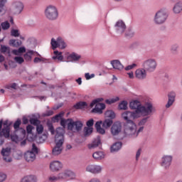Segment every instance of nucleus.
Returning a JSON list of instances; mask_svg holds the SVG:
<instances>
[{"label":"nucleus","mask_w":182,"mask_h":182,"mask_svg":"<svg viewBox=\"0 0 182 182\" xmlns=\"http://www.w3.org/2000/svg\"><path fill=\"white\" fill-rule=\"evenodd\" d=\"M92 157L95 160H102L105 157V154L102 151H96L92 154Z\"/></svg>","instance_id":"7c9ffc66"},{"label":"nucleus","mask_w":182,"mask_h":182,"mask_svg":"<svg viewBox=\"0 0 182 182\" xmlns=\"http://www.w3.org/2000/svg\"><path fill=\"white\" fill-rule=\"evenodd\" d=\"M129 108L132 110H139L138 114L141 116H150L153 113V104L146 102L144 105H141L139 100H134L129 103Z\"/></svg>","instance_id":"f257e3e1"},{"label":"nucleus","mask_w":182,"mask_h":182,"mask_svg":"<svg viewBox=\"0 0 182 182\" xmlns=\"http://www.w3.org/2000/svg\"><path fill=\"white\" fill-rule=\"evenodd\" d=\"M171 161H173V156L170 155L163 156L160 162L161 167H163L164 170H168L171 166Z\"/></svg>","instance_id":"9b49d317"},{"label":"nucleus","mask_w":182,"mask_h":182,"mask_svg":"<svg viewBox=\"0 0 182 182\" xmlns=\"http://www.w3.org/2000/svg\"><path fill=\"white\" fill-rule=\"evenodd\" d=\"M63 114H65V113L60 112L58 114L55 116V117H54L55 120H56V122H59V120H60V119H62V117H63Z\"/></svg>","instance_id":"5fc2aeb1"},{"label":"nucleus","mask_w":182,"mask_h":182,"mask_svg":"<svg viewBox=\"0 0 182 182\" xmlns=\"http://www.w3.org/2000/svg\"><path fill=\"white\" fill-rule=\"evenodd\" d=\"M140 154H141V149L139 148L136 154V160H139V158L140 157Z\"/></svg>","instance_id":"69168bd1"},{"label":"nucleus","mask_w":182,"mask_h":182,"mask_svg":"<svg viewBox=\"0 0 182 182\" xmlns=\"http://www.w3.org/2000/svg\"><path fill=\"white\" fill-rule=\"evenodd\" d=\"M106 119L113 120L116 117V114L112 110H107L105 113Z\"/></svg>","instance_id":"c756f323"},{"label":"nucleus","mask_w":182,"mask_h":182,"mask_svg":"<svg viewBox=\"0 0 182 182\" xmlns=\"http://www.w3.org/2000/svg\"><path fill=\"white\" fill-rule=\"evenodd\" d=\"M32 151V153H34L36 155L38 154V147L35 144H33L31 151Z\"/></svg>","instance_id":"4d7b16f0"},{"label":"nucleus","mask_w":182,"mask_h":182,"mask_svg":"<svg viewBox=\"0 0 182 182\" xmlns=\"http://www.w3.org/2000/svg\"><path fill=\"white\" fill-rule=\"evenodd\" d=\"M100 102H103V98H97L90 103V107H93L95 105V107L92 110V113H97L98 114L103 113V110L106 109V105L100 103Z\"/></svg>","instance_id":"6e6552de"},{"label":"nucleus","mask_w":182,"mask_h":182,"mask_svg":"<svg viewBox=\"0 0 182 182\" xmlns=\"http://www.w3.org/2000/svg\"><path fill=\"white\" fill-rule=\"evenodd\" d=\"M53 114V111L52 110H48V111H46L44 114H43V116L46 117H48L49 116H52Z\"/></svg>","instance_id":"052dcab7"},{"label":"nucleus","mask_w":182,"mask_h":182,"mask_svg":"<svg viewBox=\"0 0 182 182\" xmlns=\"http://www.w3.org/2000/svg\"><path fill=\"white\" fill-rule=\"evenodd\" d=\"M81 58H82V55L76 53H72L68 56V60H70L71 62H79Z\"/></svg>","instance_id":"393cba45"},{"label":"nucleus","mask_w":182,"mask_h":182,"mask_svg":"<svg viewBox=\"0 0 182 182\" xmlns=\"http://www.w3.org/2000/svg\"><path fill=\"white\" fill-rule=\"evenodd\" d=\"M112 124H113V119H109L106 118L104 122H97L95 123V128L97 133H100V134H105V133H106L105 129H109Z\"/></svg>","instance_id":"423d86ee"},{"label":"nucleus","mask_w":182,"mask_h":182,"mask_svg":"<svg viewBox=\"0 0 182 182\" xmlns=\"http://www.w3.org/2000/svg\"><path fill=\"white\" fill-rule=\"evenodd\" d=\"M1 26L4 31H6V30L9 29V28L11 27V24H9V22H8V21L1 23Z\"/></svg>","instance_id":"79ce46f5"},{"label":"nucleus","mask_w":182,"mask_h":182,"mask_svg":"<svg viewBox=\"0 0 182 182\" xmlns=\"http://www.w3.org/2000/svg\"><path fill=\"white\" fill-rule=\"evenodd\" d=\"M167 18H168L167 11L164 9H161L156 12L154 16V23H155V25H163V23H166Z\"/></svg>","instance_id":"39448f33"},{"label":"nucleus","mask_w":182,"mask_h":182,"mask_svg":"<svg viewBox=\"0 0 182 182\" xmlns=\"http://www.w3.org/2000/svg\"><path fill=\"white\" fill-rule=\"evenodd\" d=\"M30 123L31 124H33V126H38V124H40L41 121H39V119L36 118H31L30 119Z\"/></svg>","instance_id":"a18cd8bd"},{"label":"nucleus","mask_w":182,"mask_h":182,"mask_svg":"<svg viewBox=\"0 0 182 182\" xmlns=\"http://www.w3.org/2000/svg\"><path fill=\"white\" fill-rule=\"evenodd\" d=\"M102 144L100 137L97 136V139H94L93 141L91 144H88V149H96L99 147Z\"/></svg>","instance_id":"b1692460"},{"label":"nucleus","mask_w":182,"mask_h":182,"mask_svg":"<svg viewBox=\"0 0 182 182\" xmlns=\"http://www.w3.org/2000/svg\"><path fill=\"white\" fill-rule=\"evenodd\" d=\"M176 102V92L171 91L168 93V102L166 105V109H168L171 106H173V103Z\"/></svg>","instance_id":"aec40b11"},{"label":"nucleus","mask_w":182,"mask_h":182,"mask_svg":"<svg viewBox=\"0 0 182 182\" xmlns=\"http://www.w3.org/2000/svg\"><path fill=\"white\" fill-rule=\"evenodd\" d=\"M1 156L6 163H11L12 161V158H11V148H5L1 150Z\"/></svg>","instance_id":"a211bd4d"},{"label":"nucleus","mask_w":182,"mask_h":182,"mask_svg":"<svg viewBox=\"0 0 182 182\" xmlns=\"http://www.w3.org/2000/svg\"><path fill=\"white\" fill-rule=\"evenodd\" d=\"M4 134L1 132H0V146H2L4 144Z\"/></svg>","instance_id":"0e129e2a"},{"label":"nucleus","mask_w":182,"mask_h":182,"mask_svg":"<svg viewBox=\"0 0 182 182\" xmlns=\"http://www.w3.org/2000/svg\"><path fill=\"white\" fill-rule=\"evenodd\" d=\"M111 65H112L114 69H117V70H122L123 69V65L120 63L119 60H114L111 61Z\"/></svg>","instance_id":"bb28decb"},{"label":"nucleus","mask_w":182,"mask_h":182,"mask_svg":"<svg viewBox=\"0 0 182 182\" xmlns=\"http://www.w3.org/2000/svg\"><path fill=\"white\" fill-rule=\"evenodd\" d=\"M127 101L123 100L121 102H119L118 105V109L119 110H127L128 107H127Z\"/></svg>","instance_id":"f704fd0d"},{"label":"nucleus","mask_w":182,"mask_h":182,"mask_svg":"<svg viewBox=\"0 0 182 182\" xmlns=\"http://www.w3.org/2000/svg\"><path fill=\"white\" fill-rule=\"evenodd\" d=\"M149 117H145L142 119L139 122V126H144L146 123H147Z\"/></svg>","instance_id":"6e6d98bb"},{"label":"nucleus","mask_w":182,"mask_h":182,"mask_svg":"<svg viewBox=\"0 0 182 182\" xmlns=\"http://www.w3.org/2000/svg\"><path fill=\"white\" fill-rule=\"evenodd\" d=\"M5 88L8 89L9 90H11V89H13L14 90H16V89H18V84L16 82L8 84L5 86Z\"/></svg>","instance_id":"58836bf2"},{"label":"nucleus","mask_w":182,"mask_h":182,"mask_svg":"<svg viewBox=\"0 0 182 182\" xmlns=\"http://www.w3.org/2000/svg\"><path fill=\"white\" fill-rule=\"evenodd\" d=\"M35 53V51L30 50L27 51L26 54H24V59L26 62H31L32 60V55Z\"/></svg>","instance_id":"473e14b6"},{"label":"nucleus","mask_w":182,"mask_h":182,"mask_svg":"<svg viewBox=\"0 0 182 182\" xmlns=\"http://www.w3.org/2000/svg\"><path fill=\"white\" fill-rule=\"evenodd\" d=\"M58 48H60V49H65V48H66V43H65L63 39L60 37H58Z\"/></svg>","instance_id":"ea45409f"},{"label":"nucleus","mask_w":182,"mask_h":182,"mask_svg":"<svg viewBox=\"0 0 182 182\" xmlns=\"http://www.w3.org/2000/svg\"><path fill=\"white\" fill-rule=\"evenodd\" d=\"M142 68L145 69L148 73H153L157 69V60L154 58H149L144 61Z\"/></svg>","instance_id":"1a4fd4ad"},{"label":"nucleus","mask_w":182,"mask_h":182,"mask_svg":"<svg viewBox=\"0 0 182 182\" xmlns=\"http://www.w3.org/2000/svg\"><path fill=\"white\" fill-rule=\"evenodd\" d=\"M63 168V164L59 161H53L50 163V169L51 171H60Z\"/></svg>","instance_id":"f3484780"},{"label":"nucleus","mask_w":182,"mask_h":182,"mask_svg":"<svg viewBox=\"0 0 182 182\" xmlns=\"http://www.w3.org/2000/svg\"><path fill=\"white\" fill-rule=\"evenodd\" d=\"M19 53H25L26 52V48L25 47H20L18 48Z\"/></svg>","instance_id":"338daca9"},{"label":"nucleus","mask_w":182,"mask_h":182,"mask_svg":"<svg viewBox=\"0 0 182 182\" xmlns=\"http://www.w3.org/2000/svg\"><path fill=\"white\" fill-rule=\"evenodd\" d=\"M14 60H15V62H16L17 63H19V65L23 63V62H24L23 58H22V57H18V56H16V57L14 58Z\"/></svg>","instance_id":"8fccbe9b"},{"label":"nucleus","mask_w":182,"mask_h":182,"mask_svg":"<svg viewBox=\"0 0 182 182\" xmlns=\"http://www.w3.org/2000/svg\"><path fill=\"white\" fill-rule=\"evenodd\" d=\"M50 45L53 50H55L56 48H59V38H58L57 40H55V38H52Z\"/></svg>","instance_id":"c9c22d12"},{"label":"nucleus","mask_w":182,"mask_h":182,"mask_svg":"<svg viewBox=\"0 0 182 182\" xmlns=\"http://www.w3.org/2000/svg\"><path fill=\"white\" fill-rule=\"evenodd\" d=\"M102 170H103V168L100 165L91 164L86 167V171L92 174H100Z\"/></svg>","instance_id":"ddd939ff"},{"label":"nucleus","mask_w":182,"mask_h":182,"mask_svg":"<svg viewBox=\"0 0 182 182\" xmlns=\"http://www.w3.org/2000/svg\"><path fill=\"white\" fill-rule=\"evenodd\" d=\"M9 47H6V46H1V53H6V52H9Z\"/></svg>","instance_id":"603ef678"},{"label":"nucleus","mask_w":182,"mask_h":182,"mask_svg":"<svg viewBox=\"0 0 182 182\" xmlns=\"http://www.w3.org/2000/svg\"><path fill=\"white\" fill-rule=\"evenodd\" d=\"M89 182H100V179L97 178H93Z\"/></svg>","instance_id":"774afa93"},{"label":"nucleus","mask_w":182,"mask_h":182,"mask_svg":"<svg viewBox=\"0 0 182 182\" xmlns=\"http://www.w3.org/2000/svg\"><path fill=\"white\" fill-rule=\"evenodd\" d=\"M60 124L64 129L66 127L67 124L68 130H71V132H80L82 127H83L82 122H74L72 119H61Z\"/></svg>","instance_id":"7ed1b4c3"},{"label":"nucleus","mask_w":182,"mask_h":182,"mask_svg":"<svg viewBox=\"0 0 182 182\" xmlns=\"http://www.w3.org/2000/svg\"><path fill=\"white\" fill-rule=\"evenodd\" d=\"M135 77L138 80H144L147 77V71L145 68H139L135 71Z\"/></svg>","instance_id":"dca6fc26"},{"label":"nucleus","mask_w":182,"mask_h":182,"mask_svg":"<svg viewBox=\"0 0 182 182\" xmlns=\"http://www.w3.org/2000/svg\"><path fill=\"white\" fill-rule=\"evenodd\" d=\"M47 126L48 127L49 132H50L51 134H55V129L53 128V125L52 123H48Z\"/></svg>","instance_id":"09e8293b"},{"label":"nucleus","mask_w":182,"mask_h":182,"mask_svg":"<svg viewBox=\"0 0 182 182\" xmlns=\"http://www.w3.org/2000/svg\"><path fill=\"white\" fill-rule=\"evenodd\" d=\"M119 99L120 98H119V97H116L111 100H106L105 102L107 103V105H112V103H116V102H119Z\"/></svg>","instance_id":"37998d69"},{"label":"nucleus","mask_w":182,"mask_h":182,"mask_svg":"<svg viewBox=\"0 0 182 182\" xmlns=\"http://www.w3.org/2000/svg\"><path fill=\"white\" fill-rule=\"evenodd\" d=\"M126 36H129V38H133L134 36V31L132 29V28H128L125 33Z\"/></svg>","instance_id":"a19ab883"},{"label":"nucleus","mask_w":182,"mask_h":182,"mask_svg":"<svg viewBox=\"0 0 182 182\" xmlns=\"http://www.w3.org/2000/svg\"><path fill=\"white\" fill-rule=\"evenodd\" d=\"M182 11V1H178L176 4H175L173 11L174 14H180Z\"/></svg>","instance_id":"c85d7f7f"},{"label":"nucleus","mask_w":182,"mask_h":182,"mask_svg":"<svg viewBox=\"0 0 182 182\" xmlns=\"http://www.w3.org/2000/svg\"><path fill=\"white\" fill-rule=\"evenodd\" d=\"M86 124L87 127H92V126L95 124V120H93V119H90L87 122Z\"/></svg>","instance_id":"13d9d810"},{"label":"nucleus","mask_w":182,"mask_h":182,"mask_svg":"<svg viewBox=\"0 0 182 182\" xmlns=\"http://www.w3.org/2000/svg\"><path fill=\"white\" fill-rule=\"evenodd\" d=\"M116 31L118 33H124L126 31V24L122 20H119L114 26Z\"/></svg>","instance_id":"6ab92c4d"},{"label":"nucleus","mask_w":182,"mask_h":182,"mask_svg":"<svg viewBox=\"0 0 182 182\" xmlns=\"http://www.w3.org/2000/svg\"><path fill=\"white\" fill-rule=\"evenodd\" d=\"M87 106V103L86 102H79L75 105H74L75 109H85Z\"/></svg>","instance_id":"e433bc0d"},{"label":"nucleus","mask_w":182,"mask_h":182,"mask_svg":"<svg viewBox=\"0 0 182 182\" xmlns=\"http://www.w3.org/2000/svg\"><path fill=\"white\" fill-rule=\"evenodd\" d=\"M59 180H61L60 178H59V173L58 174L57 176H50L48 177V181L50 182H56Z\"/></svg>","instance_id":"c03bdc74"},{"label":"nucleus","mask_w":182,"mask_h":182,"mask_svg":"<svg viewBox=\"0 0 182 182\" xmlns=\"http://www.w3.org/2000/svg\"><path fill=\"white\" fill-rule=\"evenodd\" d=\"M76 175L70 170H65L61 173H59V178L60 180H74Z\"/></svg>","instance_id":"f8f14e48"},{"label":"nucleus","mask_w":182,"mask_h":182,"mask_svg":"<svg viewBox=\"0 0 182 182\" xmlns=\"http://www.w3.org/2000/svg\"><path fill=\"white\" fill-rule=\"evenodd\" d=\"M14 14L19 15L23 11V4L21 1H16L13 4Z\"/></svg>","instance_id":"412c9836"},{"label":"nucleus","mask_w":182,"mask_h":182,"mask_svg":"<svg viewBox=\"0 0 182 182\" xmlns=\"http://www.w3.org/2000/svg\"><path fill=\"white\" fill-rule=\"evenodd\" d=\"M54 55H55V56L52 57V59L53 60H56V59H58V60H60V61L63 60V55H62V52L55 50Z\"/></svg>","instance_id":"2f4dec72"},{"label":"nucleus","mask_w":182,"mask_h":182,"mask_svg":"<svg viewBox=\"0 0 182 182\" xmlns=\"http://www.w3.org/2000/svg\"><path fill=\"white\" fill-rule=\"evenodd\" d=\"M36 132L38 134H42V133H43V125L38 124L36 126Z\"/></svg>","instance_id":"49530a36"},{"label":"nucleus","mask_w":182,"mask_h":182,"mask_svg":"<svg viewBox=\"0 0 182 182\" xmlns=\"http://www.w3.org/2000/svg\"><path fill=\"white\" fill-rule=\"evenodd\" d=\"M137 65L136 63H133L132 65H128L125 68V70H132V69L136 68Z\"/></svg>","instance_id":"bf43d9fd"},{"label":"nucleus","mask_w":182,"mask_h":182,"mask_svg":"<svg viewBox=\"0 0 182 182\" xmlns=\"http://www.w3.org/2000/svg\"><path fill=\"white\" fill-rule=\"evenodd\" d=\"M122 142H115L110 148L111 153H115L116 151H119L120 149H122Z\"/></svg>","instance_id":"cd10ccee"},{"label":"nucleus","mask_w":182,"mask_h":182,"mask_svg":"<svg viewBox=\"0 0 182 182\" xmlns=\"http://www.w3.org/2000/svg\"><path fill=\"white\" fill-rule=\"evenodd\" d=\"M21 182H38V178L34 175H28L23 177Z\"/></svg>","instance_id":"a878e982"},{"label":"nucleus","mask_w":182,"mask_h":182,"mask_svg":"<svg viewBox=\"0 0 182 182\" xmlns=\"http://www.w3.org/2000/svg\"><path fill=\"white\" fill-rule=\"evenodd\" d=\"M27 133H32V130H33V127L32 125H28L26 127Z\"/></svg>","instance_id":"e2e57ef3"},{"label":"nucleus","mask_w":182,"mask_h":182,"mask_svg":"<svg viewBox=\"0 0 182 182\" xmlns=\"http://www.w3.org/2000/svg\"><path fill=\"white\" fill-rule=\"evenodd\" d=\"M6 180V175L5 173H0V182L5 181Z\"/></svg>","instance_id":"680f3d73"},{"label":"nucleus","mask_w":182,"mask_h":182,"mask_svg":"<svg viewBox=\"0 0 182 182\" xmlns=\"http://www.w3.org/2000/svg\"><path fill=\"white\" fill-rule=\"evenodd\" d=\"M124 133L128 137H137V127L136 124H126Z\"/></svg>","instance_id":"9d476101"},{"label":"nucleus","mask_w":182,"mask_h":182,"mask_svg":"<svg viewBox=\"0 0 182 182\" xmlns=\"http://www.w3.org/2000/svg\"><path fill=\"white\" fill-rule=\"evenodd\" d=\"M21 123H22V122L20 119H18L14 124V128L16 130V133H18V132H19L21 134H22V136H25L26 131L23 129V128H19V127L21 126Z\"/></svg>","instance_id":"4be33fe9"},{"label":"nucleus","mask_w":182,"mask_h":182,"mask_svg":"<svg viewBox=\"0 0 182 182\" xmlns=\"http://www.w3.org/2000/svg\"><path fill=\"white\" fill-rule=\"evenodd\" d=\"M7 0H0V14L1 12H4V6H5V4H6Z\"/></svg>","instance_id":"3c124183"},{"label":"nucleus","mask_w":182,"mask_h":182,"mask_svg":"<svg viewBox=\"0 0 182 182\" xmlns=\"http://www.w3.org/2000/svg\"><path fill=\"white\" fill-rule=\"evenodd\" d=\"M120 133H122V123L120 122H116L111 127V134L112 136H119Z\"/></svg>","instance_id":"2eb2a0df"},{"label":"nucleus","mask_w":182,"mask_h":182,"mask_svg":"<svg viewBox=\"0 0 182 182\" xmlns=\"http://www.w3.org/2000/svg\"><path fill=\"white\" fill-rule=\"evenodd\" d=\"M11 36H14V38H18V36H19L20 35L19 30H16V29L11 30Z\"/></svg>","instance_id":"de8ad7c7"},{"label":"nucleus","mask_w":182,"mask_h":182,"mask_svg":"<svg viewBox=\"0 0 182 182\" xmlns=\"http://www.w3.org/2000/svg\"><path fill=\"white\" fill-rule=\"evenodd\" d=\"M137 112H140V109L135 110L134 112L130 111H124L122 114V118L123 120H124L126 124H136L134 123L135 119H139V117H141V115L138 114Z\"/></svg>","instance_id":"20e7f679"},{"label":"nucleus","mask_w":182,"mask_h":182,"mask_svg":"<svg viewBox=\"0 0 182 182\" xmlns=\"http://www.w3.org/2000/svg\"><path fill=\"white\" fill-rule=\"evenodd\" d=\"M11 139L12 141H14L15 143H18L19 141V136L16 134L11 135Z\"/></svg>","instance_id":"864d4df0"},{"label":"nucleus","mask_w":182,"mask_h":182,"mask_svg":"<svg viewBox=\"0 0 182 182\" xmlns=\"http://www.w3.org/2000/svg\"><path fill=\"white\" fill-rule=\"evenodd\" d=\"M12 124V122L9 120H6L3 123L4 128L2 129V134L4 135V137L6 139H8L10 136V132H11V125Z\"/></svg>","instance_id":"4468645a"},{"label":"nucleus","mask_w":182,"mask_h":182,"mask_svg":"<svg viewBox=\"0 0 182 182\" xmlns=\"http://www.w3.org/2000/svg\"><path fill=\"white\" fill-rule=\"evenodd\" d=\"M55 136V146L52 150L53 156H59L60 153H62V150H63V143L65 141V129L62 127H58L56 129Z\"/></svg>","instance_id":"f03ea898"},{"label":"nucleus","mask_w":182,"mask_h":182,"mask_svg":"<svg viewBox=\"0 0 182 182\" xmlns=\"http://www.w3.org/2000/svg\"><path fill=\"white\" fill-rule=\"evenodd\" d=\"M179 48H180V46H178V44H177V43L173 44L171 47V53H173V55L177 54L178 53Z\"/></svg>","instance_id":"4c0bfd02"},{"label":"nucleus","mask_w":182,"mask_h":182,"mask_svg":"<svg viewBox=\"0 0 182 182\" xmlns=\"http://www.w3.org/2000/svg\"><path fill=\"white\" fill-rule=\"evenodd\" d=\"M24 158L26 161L32 162L35 161V159H36V155L35 153L28 151L25 154H24Z\"/></svg>","instance_id":"5701e85b"},{"label":"nucleus","mask_w":182,"mask_h":182,"mask_svg":"<svg viewBox=\"0 0 182 182\" xmlns=\"http://www.w3.org/2000/svg\"><path fill=\"white\" fill-rule=\"evenodd\" d=\"M45 16L48 21H56L59 16L58 8L53 5H49L45 9Z\"/></svg>","instance_id":"0eeeda50"},{"label":"nucleus","mask_w":182,"mask_h":182,"mask_svg":"<svg viewBox=\"0 0 182 182\" xmlns=\"http://www.w3.org/2000/svg\"><path fill=\"white\" fill-rule=\"evenodd\" d=\"M9 45L14 46V48H18V46H21L22 45V41L21 40L12 39L9 41Z\"/></svg>","instance_id":"72a5a7b5"}]
</instances>
